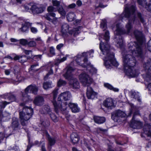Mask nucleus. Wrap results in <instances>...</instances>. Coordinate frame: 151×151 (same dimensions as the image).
<instances>
[{
  "mask_svg": "<svg viewBox=\"0 0 151 151\" xmlns=\"http://www.w3.org/2000/svg\"><path fill=\"white\" fill-rule=\"evenodd\" d=\"M69 25L66 23L63 24L61 27V32L63 35H65L68 31Z\"/></svg>",
  "mask_w": 151,
  "mask_h": 151,
  "instance_id": "obj_29",
  "label": "nucleus"
},
{
  "mask_svg": "<svg viewBox=\"0 0 151 151\" xmlns=\"http://www.w3.org/2000/svg\"><path fill=\"white\" fill-rule=\"evenodd\" d=\"M122 54L124 71L126 75L129 78L137 76L139 74V72L134 67L136 63L134 57H132L127 52H123Z\"/></svg>",
  "mask_w": 151,
  "mask_h": 151,
  "instance_id": "obj_4",
  "label": "nucleus"
},
{
  "mask_svg": "<svg viewBox=\"0 0 151 151\" xmlns=\"http://www.w3.org/2000/svg\"><path fill=\"white\" fill-rule=\"evenodd\" d=\"M52 119L55 122L58 121V119L57 116L52 112L49 114Z\"/></svg>",
  "mask_w": 151,
  "mask_h": 151,
  "instance_id": "obj_44",
  "label": "nucleus"
},
{
  "mask_svg": "<svg viewBox=\"0 0 151 151\" xmlns=\"http://www.w3.org/2000/svg\"><path fill=\"white\" fill-rule=\"evenodd\" d=\"M135 7L134 6L132 5L130 8H129L126 5L124 11L119 16L120 19L122 20L124 18L128 19V22L126 25V31L119 24H117L116 25V29L114 32V40L116 43V45L118 47H121L123 45V41L121 35L129 34L132 27V24L135 19Z\"/></svg>",
  "mask_w": 151,
  "mask_h": 151,
  "instance_id": "obj_1",
  "label": "nucleus"
},
{
  "mask_svg": "<svg viewBox=\"0 0 151 151\" xmlns=\"http://www.w3.org/2000/svg\"><path fill=\"white\" fill-rule=\"evenodd\" d=\"M74 69L70 66H68L66 72L63 76L66 79H70L69 85L73 89H77L79 88L80 86L79 83L76 78H72V73Z\"/></svg>",
  "mask_w": 151,
  "mask_h": 151,
  "instance_id": "obj_8",
  "label": "nucleus"
},
{
  "mask_svg": "<svg viewBox=\"0 0 151 151\" xmlns=\"http://www.w3.org/2000/svg\"><path fill=\"white\" fill-rule=\"evenodd\" d=\"M72 97V95L70 93L69 91H66L61 93L58 98V104H60L62 106L61 103L63 101H66L70 100ZM65 106L66 107V106H62V107L64 108Z\"/></svg>",
  "mask_w": 151,
  "mask_h": 151,
  "instance_id": "obj_13",
  "label": "nucleus"
},
{
  "mask_svg": "<svg viewBox=\"0 0 151 151\" xmlns=\"http://www.w3.org/2000/svg\"><path fill=\"white\" fill-rule=\"evenodd\" d=\"M69 22H72L76 18V15L73 12L68 13L66 16Z\"/></svg>",
  "mask_w": 151,
  "mask_h": 151,
  "instance_id": "obj_31",
  "label": "nucleus"
},
{
  "mask_svg": "<svg viewBox=\"0 0 151 151\" xmlns=\"http://www.w3.org/2000/svg\"><path fill=\"white\" fill-rule=\"evenodd\" d=\"M137 15L141 22L142 23H144L145 22V20L142 14L140 12H138Z\"/></svg>",
  "mask_w": 151,
  "mask_h": 151,
  "instance_id": "obj_48",
  "label": "nucleus"
},
{
  "mask_svg": "<svg viewBox=\"0 0 151 151\" xmlns=\"http://www.w3.org/2000/svg\"><path fill=\"white\" fill-rule=\"evenodd\" d=\"M85 146L87 147L89 150H90L91 149V147L89 143L88 142H85L84 143Z\"/></svg>",
  "mask_w": 151,
  "mask_h": 151,
  "instance_id": "obj_55",
  "label": "nucleus"
},
{
  "mask_svg": "<svg viewBox=\"0 0 151 151\" xmlns=\"http://www.w3.org/2000/svg\"><path fill=\"white\" fill-rule=\"evenodd\" d=\"M42 57V55H32V57L34 60L37 61L41 59Z\"/></svg>",
  "mask_w": 151,
  "mask_h": 151,
  "instance_id": "obj_45",
  "label": "nucleus"
},
{
  "mask_svg": "<svg viewBox=\"0 0 151 151\" xmlns=\"http://www.w3.org/2000/svg\"><path fill=\"white\" fill-rule=\"evenodd\" d=\"M10 104V102L6 101L0 102V115L2 114V109H4L7 105Z\"/></svg>",
  "mask_w": 151,
  "mask_h": 151,
  "instance_id": "obj_33",
  "label": "nucleus"
},
{
  "mask_svg": "<svg viewBox=\"0 0 151 151\" xmlns=\"http://www.w3.org/2000/svg\"><path fill=\"white\" fill-rule=\"evenodd\" d=\"M1 114L4 117H6L9 116L10 114L7 111H5L3 113H2L0 116Z\"/></svg>",
  "mask_w": 151,
  "mask_h": 151,
  "instance_id": "obj_56",
  "label": "nucleus"
},
{
  "mask_svg": "<svg viewBox=\"0 0 151 151\" xmlns=\"http://www.w3.org/2000/svg\"><path fill=\"white\" fill-rule=\"evenodd\" d=\"M58 90V88H56L52 92L53 99L52 102L54 106L55 111L57 113H58L60 111H63L66 109V107L65 106L63 108V107H62L61 104L60 105L58 104L55 101V99L57 97Z\"/></svg>",
  "mask_w": 151,
  "mask_h": 151,
  "instance_id": "obj_10",
  "label": "nucleus"
},
{
  "mask_svg": "<svg viewBox=\"0 0 151 151\" xmlns=\"http://www.w3.org/2000/svg\"><path fill=\"white\" fill-rule=\"evenodd\" d=\"M56 14L55 13H48L44 17L47 20L50 22L52 20V19L50 18V16L53 17H55V16Z\"/></svg>",
  "mask_w": 151,
  "mask_h": 151,
  "instance_id": "obj_36",
  "label": "nucleus"
},
{
  "mask_svg": "<svg viewBox=\"0 0 151 151\" xmlns=\"http://www.w3.org/2000/svg\"><path fill=\"white\" fill-rule=\"evenodd\" d=\"M47 10L49 13H54L53 12H56L57 9L53 6H50L48 7Z\"/></svg>",
  "mask_w": 151,
  "mask_h": 151,
  "instance_id": "obj_41",
  "label": "nucleus"
},
{
  "mask_svg": "<svg viewBox=\"0 0 151 151\" xmlns=\"http://www.w3.org/2000/svg\"><path fill=\"white\" fill-rule=\"evenodd\" d=\"M30 27V30L31 32L33 33H36L37 32V29L34 27Z\"/></svg>",
  "mask_w": 151,
  "mask_h": 151,
  "instance_id": "obj_54",
  "label": "nucleus"
},
{
  "mask_svg": "<svg viewBox=\"0 0 151 151\" xmlns=\"http://www.w3.org/2000/svg\"><path fill=\"white\" fill-rule=\"evenodd\" d=\"M134 33L137 42H131L128 46L133 56L142 60L144 57L142 45L145 40L144 37L142 33L138 30H135Z\"/></svg>",
  "mask_w": 151,
  "mask_h": 151,
  "instance_id": "obj_3",
  "label": "nucleus"
},
{
  "mask_svg": "<svg viewBox=\"0 0 151 151\" xmlns=\"http://www.w3.org/2000/svg\"><path fill=\"white\" fill-rule=\"evenodd\" d=\"M44 98L40 96L36 97L34 101V104L35 105L39 106L42 105L44 104Z\"/></svg>",
  "mask_w": 151,
  "mask_h": 151,
  "instance_id": "obj_22",
  "label": "nucleus"
},
{
  "mask_svg": "<svg viewBox=\"0 0 151 151\" xmlns=\"http://www.w3.org/2000/svg\"><path fill=\"white\" fill-rule=\"evenodd\" d=\"M68 105L73 112L75 113L80 111V109L76 104L70 103Z\"/></svg>",
  "mask_w": 151,
  "mask_h": 151,
  "instance_id": "obj_23",
  "label": "nucleus"
},
{
  "mask_svg": "<svg viewBox=\"0 0 151 151\" xmlns=\"http://www.w3.org/2000/svg\"><path fill=\"white\" fill-rule=\"evenodd\" d=\"M103 105L105 107L110 109L115 106L113 100L111 98L106 99L104 102Z\"/></svg>",
  "mask_w": 151,
  "mask_h": 151,
  "instance_id": "obj_21",
  "label": "nucleus"
},
{
  "mask_svg": "<svg viewBox=\"0 0 151 151\" xmlns=\"http://www.w3.org/2000/svg\"><path fill=\"white\" fill-rule=\"evenodd\" d=\"M93 119L94 122L98 124L103 123L106 121L105 117L97 116H94Z\"/></svg>",
  "mask_w": 151,
  "mask_h": 151,
  "instance_id": "obj_28",
  "label": "nucleus"
},
{
  "mask_svg": "<svg viewBox=\"0 0 151 151\" xmlns=\"http://www.w3.org/2000/svg\"><path fill=\"white\" fill-rule=\"evenodd\" d=\"M86 96L88 99H93L97 95V93L94 91L92 88L89 86L87 87Z\"/></svg>",
  "mask_w": 151,
  "mask_h": 151,
  "instance_id": "obj_20",
  "label": "nucleus"
},
{
  "mask_svg": "<svg viewBox=\"0 0 151 151\" xmlns=\"http://www.w3.org/2000/svg\"><path fill=\"white\" fill-rule=\"evenodd\" d=\"M53 70L51 68L49 71L48 73L44 77V79L45 80H47L49 78H50V76L53 74Z\"/></svg>",
  "mask_w": 151,
  "mask_h": 151,
  "instance_id": "obj_37",
  "label": "nucleus"
},
{
  "mask_svg": "<svg viewBox=\"0 0 151 151\" xmlns=\"http://www.w3.org/2000/svg\"><path fill=\"white\" fill-rule=\"evenodd\" d=\"M70 139L72 142L73 144H75L78 142L79 137L76 133L73 132L70 135Z\"/></svg>",
  "mask_w": 151,
  "mask_h": 151,
  "instance_id": "obj_27",
  "label": "nucleus"
},
{
  "mask_svg": "<svg viewBox=\"0 0 151 151\" xmlns=\"http://www.w3.org/2000/svg\"><path fill=\"white\" fill-rule=\"evenodd\" d=\"M143 67L146 71V74L143 76L145 81L149 83L147 88L151 91V59H148L143 64Z\"/></svg>",
  "mask_w": 151,
  "mask_h": 151,
  "instance_id": "obj_9",
  "label": "nucleus"
},
{
  "mask_svg": "<svg viewBox=\"0 0 151 151\" xmlns=\"http://www.w3.org/2000/svg\"><path fill=\"white\" fill-rule=\"evenodd\" d=\"M33 114V109L31 108L25 106L23 110L19 112V118L21 124L23 126L26 125L27 121Z\"/></svg>",
  "mask_w": 151,
  "mask_h": 151,
  "instance_id": "obj_6",
  "label": "nucleus"
},
{
  "mask_svg": "<svg viewBox=\"0 0 151 151\" xmlns=\"http://www.w3.org/2000/svg\"><path fill=\"white\" fill-rule=\"evenodd\" d=\"M37 87L35 85H30L28 86L25 89V92L22 93V100L24 102L21 103L20 105L21 106H24L25 104L24 102H27L29 100H31L30 96L27 95V93H32L36 94L38 91Z\"/></svg>",
  "mask_w": 151,
  "mask_h": 151,
  "instance_id": "obj_7",
  "label": "nucleus"
},
{
  "mask_svg": "<svg viewBox=\"0 0 151 151\" xmlns=\"http://www.w3.org/2000/svg\"><path fill=\"white\" fill-rule=\"evenodd\" d=\"M53 86L52 85V82H46L43 83V87L44 89H47L52 87Z\"/></svg>",
  "mask_w": 151,
  "mask_h": 151,
  "instance_id": "obj_34",
  "label": "nucleus"
},
{
  "mask_svg": "<svg viewBox=\"0 0 151 151\" xmlns=\"http://www.w3.org/2000/svg\"><path fill=\"white\" fill-rule=\"evenodd\" d=\"M144 6H145L143 7H145L147 10L149 11H151V4H147L146 2V4H145Z\"/></svg>",
  "mask_w": 151,
  "mask_h": 151,
  "instance_id": "obj_51",
  "label": "nucleus"
},
{
  "mask_svg": "<svg viewBox=\"0 0 151 151\" xmlns=\"http://www.w3.org/2000/svg\"><path fill=\"white\" fill-rule=\"evenodd\" d=\"M89 71L92 73H96L97 72V70L95 68L93 67L92 65L91 64V66H89V68L87 69Z\"/></svg>",
  "mask_w": 151,
  "mask_h": 151,
  "instance_id": "obj_42",
  "label": "nucleus"
},
{
  "mask_svg": "<svg viewBox=\"0 0 151 151\" xmlns=\"http://www.w3.org/2000/svg\"><path fill=\"white\" fill-rule=\"evenodd\" d=\"M109 35V31L106 30L104 37L106 43L101 41L99 48L103 54L105 55L104 58L103 59L105 66L107 68H111L112 65L117 67L119 63L114 58V53L110 52V46L108 43L110 38Z\"/></svg>",
  "mask_w": 151,
  "mask_h": 151,
  "instance_id": "obj_2",
  "label": "nucleus"
},
{
  "mask_svg": "<svg viewBox=\"0 0 151 151\" xmlns=\"http://www.w3.org/2000/svg\"><path fill=\"white\" fill-rule=\"evenodd\" d=\"M32 23L28 22H23L22 24V27L19 29V30L24 33L28 32L29 28L32 26Z\"/></svg>",
  "mask_w": 151,
  "mask_h": 151,
  "instance_id": "obj_18",
  "label": "nucleus"
},
{
  "mask_svg": "<svg viewBox=\"0 0 151 151\" xmlns=\"http://www.w3.org/2000/svg\"><path fill=\"white\" fill-rule=\"evenodd\" d=\"M50 53L52 54L53 55H54L55 54V49L53 47H51L50 49Z\"/></svg>",
  "mask_w": 151,
  "mask_h": 151,
  "instance_id": "obj_58",
  "label": "nucleus"
},
{
  "mask_svg": "<svg viewBox=\"0 0 151 151\" xmlns=\"http://www.w3.org/2000/svg\"><path fill=\"white\" fill-rule=\"evenodd\" d=\"M104 86L109 89L115 92L119 91V89L113 87L111 85L108 83H106L104 84Z\"/></svg>",
  "mask_w": 151,
  "mask_h": 151,
  "instance_id": "obj_35",
  "label": "nucleus"
},
{
  "mask_svg": "<svg viewBox=\"0 0 151 151\" xmlns=\"http://www.w3.org/2000/svg\"><path fill=\"white\" fill-rule=\"evenodd\" d=\"M94 51L93 50H91L88 52H83V55L85 56L82 62L80 63V65L83 68H86L87 69L89 68V66H91V63L88 60L87 56L88 55H91V54L93 53Z\"/></svg>",
  "mask_w": 151,
  "mask_h": 151,
  "instance_id": "obj_12",
  "label": "nucleus"
},
{
  "mask_svg": "<svg viewBox=\"0 0 151 151\" xmlns=\"http://www.w3.org/2000/svg\"><path fill=\"white\" fill-rule=\"evenodd\" d=\"M138 4L142 6H144V5L146 4V1L144 0H137Z\"/></svg>",
  "mask_w": 151,
  "mask_h": 151,
  "instance_id": "obj_52",
  "label": "nucleus"
},
{
  "mask_svg": "<svg viewBox=\"0 0 151 151\" xmlns=\"http://www.w3.org/2000/svg\"><path fill=\"white\" fill-rule=\"evenodd\" d=\"M42 111V113L44 114H49L51 112L49 106L47 105H45L44 106Z\"/></svg>",
  "mask_w": 151,
  "mask_h": 151,
  "instance_id": "obj_32",
  "label": "nucleus"
},
{
  "mask_svg": "<svg viewBox=\"0 0 151 151\" xmlns=\"http://www.w3.org/2000/svg\"><path fill=\"white\" fill-rule=\"evenodd\" d=\"M52 3L53 6L58 7L60 5V1H57L56 0H52Z\"/></svg>",
  "mask_w": 151,
  "mask_h": 151,
  "instance_id": "obj_53",
  "label": "nucleus"
},
{
  "mask_svg": "<svg viewBox=\"0 0 151 151\" xmlns=\"http://www.w3.org/2000/svg\"><path fill=\"white\" fill-rule=\"evenodd\" d=\"M147 49L149 50L151 52V40L149 41L147 43Z\"/></svg>",
  "mask_w": 151,
  "mask_h": 151,
  "instance_id": "obj_60",
  "label": "nucleus"
},
{
  "mask_svg": "<svg viewBox=\"0 0 151 151\" xmlns=\"http://www.w3.org/2000/svg\"><path fill=\"white\" fill-rule=\"evenodd\" d=\"M66 59L67 57H64L61 59H57L55 63V65H58L60 63L63 62Z\"/></svg>",
  "mask_w": 151,
  "mask_h": 151,
  "instance_id": "obj_46",
  "label": "nucleus"
},
{
  "mask_svg": "<svg viewBox=\"0 0 151 151\" xmlns=\"http://www.w3.org/2000/svg\"><path fill=\"white\" fill-rule=\"evenodd\" d=\"M100 25L102 29H104L103 31H104L106 28V22L105 19H103L102 20Z\"/></svg>",
  "mask_w": 151,
  "mask_h": 151,
  "instance_id": "obj_39",
  "label": "nucleus"
},
{
  "mask_svg": "<svg viewBox=\"0 0 151 151\" xmlns=\"http://www.w3.org/2000/svg\"><path fill=\"white\" fill-rule=\"evenodd\" d=\"M17 96V95L13 94L12 93H5L1 96V97L4 99H8L10 101L9 102H10V103L16 101Z\"/></svg>",
  "mask_w": 151,
  "mask_h": 151,
  "instance_id": "obj_17",
  "label": "nucleus"
},
{
  "mask_svg": "<svg viewBox=\"0 0 151 151\" xmlns=\"http://www.w3.org/2000/svg\"><path fill=\"white\" fill-rule=\"evenodd\" d=\"M130 106V111L128 113V116H130L132 113H134L133 116L130 124V127L134 129H139L143 125L142 123L140 121L135 119V115L139 114V110L137 107L132 103L129 104Z\"/></svg>",
  "mask_w": 151,
  "mask_h": 151,
  "instance_id": "obj_5",
  "label": "nucleus"
},
{
  "mask_svg": "<svg viewBox=\"0 0 151 151\" xmlns=\"http://www.w3.org/2000/svg\"><path fill=\"white\" fill-rule=\"evenodd\" d=\"M32 52L31 50H27L25 49L23 50V52L26 55H29L30 53Z\"/></svg>",
  "mask_w": 151,
  "mask_h": 151,
  "instance_id": "obj_61",
  "label": "nucleus"
},
{
  "mask_svg": "<svg viewBox=\"0 0 151 151\" xmlns=\"http://www.w3.org/2000/svg\"><path fill=\"white\" fill-rule=\"evenodd\" d=\"M131 97L132 99V100L133 101L137 100L139 102L141 101L139 93L137 92L134 91H131Z\"/></svg>",
  "mask_w": 151,
  "mask_h": 151,
  "instance_id": "obj_24",
  "label": "nucleus"
},
{
  "mask_svg": "<svg viewBox=\"0 0 151 151\" xmlns=\"http://www.w3.org/2000/svg\"><path fill=\"white\" fill-rule=\"evenodd\" d=\"M24 8L26 12H30V11H31L30 8L29 9V7L27 6H24Z\"/></svg>",
  "mask_w": 151,
  "mask_h": 151,
  "instance_id": "obj_63",
  "label": "nucleus"
},
{
  "mask_svg": "<svg viewBox=\"0 0 151 151\" xmlns=\"http://www.w3.org/2000/svg\"><path fill=\"white\" fill-rule=\"evenodd\" d=\"M30 9L33 14H37L43 12L45 10V8L40 5H34L32 6Z\"/></svg>",
  "mask_w": 151,
  "mask_h": 151,
  "instance_id": "obj_14",
  "label": "nucleus"
},
{
  "mask_svg": "<svg viewBox=\"0 0 151 151\" xmlns=\"http://www.w3.org/2000/svg\"><path fill=\"white\" fill-rule=\"evenodd\" d=\"M5 137L4 134L2 133H0V142H1V141L3 140Z\"/></svg>",
  "mask_w": 151,
  "mask_h": 151,
  "instance_id": "obj_62",
  "label": "nucleus"
},
{
  "mask_svg": "<svg viewBox=\"0 0 151 151\" xmlns=\"http://www.w3.org/2000/svg\"><path fill=\"white\" fill-rule=\"evenodd\" d=\"M14 59L15 60H19V61L21 63H24L26 62L28 60V58L25 55H22L20 56L16 55L14 58Z\"/></svg>",
  "mask_w": 151,
  "mask_h": 151,
  "instance_id": "obj_26",
  "label": "nucleus"
},
{
  "mask_svg": "<svg viewBox=\"0 0 151 151\" xmlns=\"http://www.w3.org/2000/svg\"><path fill=\"white\" fill-rule=\"evenodd\" d=\"M19 41L20 43L23 45H27L28 40L26 39H21L19 40Z\"/></svg>",
  "mask_w": 151,
  "mask_h": 151,
  "instance_id": "obj_50",
  "label": "nucleus"
},
{
  "mask_svg": "<svg viewBox=\"0 0 151 151\" xmlns=\"http://www.w3.org/2000/svg\"><path fill=\"white\" fill-rule=\"evenodd\" d=\"M40 144H41V151H47L46 148L45 147V143L44 142L40 141Z\"/></svg>",
  "mask_w": 151,
  "mask_h": 151,
  "instance_id": "obj_49",
  "label": "nucleus"
},
{
  "mask_svg": "<svg viewBox=\"0 0 151 151\" xmlns=\"http://www.w3.org/2000/svg\"><path fill=\"white\" fill-rule=\"evenodd\" d=\"M27 45L30 47H35L36 46V43L35 41L33 40V39H32L31 41L28 40Z\"/></svg>",
  "mask_w": 151,
  "mask_h": 151,
  "instance_id": "obj_43",
  "label": "nucleus"
},
{
  "mask_svg": "<svg viewBox=\"0 0 151 151\" xmlns=\"http://www.w3.org/2000/svg\"><path fill=\"white\" fill-rule=\"evenodd\" d=\"M76 4L74 3H72L69 5L68 7V8L73 9L76 6Z\"/></svg>",
  "mask_w": 151,
  "mask_h": 151,
  "instance_id": "obj_59",
  "label": "nucleus"
},
{
  "mask_svg": "<svg viewBox=\"0 0 151 151\" xmlns=\"http://www.w3.org/2000/svg\"><path fill=\"white\" fill-rule=\"evenodd\" d=\"M128 113L127 114L122 111L119 110H116L111 114V118L113 119H119L120 117H124L126 116H128Z\"/></svg>",
  "mask_w": 151,
  "mask_h": 151,
  "instance_id": "obj_16",
  "label": "nucleus"
},
{
  "mask_svg": "<svg viewBox=\"0 0 151 151\" xmlns=\"http://www.w3.org/2000/svg\"><path fill=\"white\" fill-rule=\"evenodd\" d=\"M10 127L14 130L21 129L20 124L17 118L15 117L12 118Z\"/></svg>",
  "mask_w": 151,
  "mask_h": 151,
  "instance_id": "obj_19",
  "label": "nucleus"
},
{
  "mask_svg": "<svg viewBox=\"0 0 151 151\" xmlns=\"http://www.w3.org/2000/svg\"><path fill=\"white\" fill-rule=\"evenodd\" d=\"M58 12L62 16H64L66 14V12L65 10L62 6L57 9Z\"/></svg>",
  "mask_w": 151,
  "mask_h": 151,
  "instance_id": "obj_38",
  "label": "nucleus"
},
{
  "mask_svg": "<svg viewBox=\"0 0 151 151\" xmlns=\"http://www.w3.org/2000/svg\"><path fill=\"white\" fill-rule=\"evenodd\" d=\"M63 44H60L56 47V48L58 50H60L62 47L63 46Z\"/></svg>",
  "mask_w": 151,
  "mask_h": 151,
  "instance_id": "obj_64",
  "label": "nucleus"
},
{
  "mask_svg": "<svg viewBox=\"0 0 151 151\" xmlns=\"http://www.w3.org/2000/svg\"><path fill=\"white\" fill-rule=\"evenodd\" d=\"M66 84V82L65 81L61 79L59 80L57 83L58 86L59 87L65 86Z\"/></svg>",
  "mask_w": 151,
  "mask_h": 151,
  "instance_id": "obj_47",
  "label": "nucleus"
},
{
  "mask_svg": "<svg viewBox=\"0 0 151 151\" xmlns=\"http://www.w3.org/2000/svg\"><path fill=\"white\" fill-rule=\"evenodd\" d=\"M50 22H52L55 25L58 22V18L56 17L54 18L53 19H52V20Z\"/></svg>",
  "mask_w": 151,
  "mask_h": 151,
  "instance_id": "obj_57",
  "label": "nucleus"
},
{
  "mask_svg": "<svg viewBox=\"0 0 151 151\" xmlns=\"http://www.w3.org/2000/svg\"><path fill=\"white\" fill-rule=\"evenodd\" d=\"M143 133H142V137H145L146 135L151 137V124L146 123L143 128Z\"/></svg>",
  "mask_w": 151,
  "mask_h": 151,
  "instance_id": "obj_15",
  "label": "nucleus"
},
{
  "mask_svg": "<svg viewBox=\"0 0 151 151\" xmlns=\"http://www.w3.org/2000/svg\"><path fill=\"white\" fill-rule=\"evenodd\" d=\"M78 30L77 28H75L72 30L69 31L68 32L69 34L73 35L74 36H75L78 34Z\"/></svg>",
  "mask_w": 151,
  "mask_h": 151,
  "instance_id": "obj_40",
  "label": "nucleus"
},
{
  "mask_svg": "<svg viewBox=\"0 0 151 151\" xmlns=\"http://www.w3.org/2000/svg\"><path fill=\"white\" fill-rule=\"evenodd\" d=\"M79 77L81 82L84 86H89L93 81L92 79L86 73H81Z\"/></svg>",
  "mask_w": 151,
  "mask_h": 151,
  "instance_id": "obj_11",
  "label": "nucleus"
},
{
  "mask_svg": "<svg viewBox=\"0 0 151 151\" xmlns=\"http://www.w3.org/2000/svg\"><path fill=\"white\" fill-rule=\"evenodd\" d=\"M84 57L85 56L83 55L82 53V55H78L74 57V59L76 61L77 63L79 65H80V63L83 61V59Z\"/></svg>",
  "mask_w": 151,
  "mask_h": 151,
  "instance_id": "obj_30",
  "label": "nucleus"
},
{
  "mask_svg": "<svg viewBox=\"0 0 151 151\" xmlns=\"http://www.w3.org/2000/svg\"><path fill=\"white\" fill-rule=\"evenodd\" d=\"M47 136L48 141V148L50 147L51 149V147L55 145L56 140L55 137H51L47 133Z\"/></svg>",
  "mask_w": 151,
  "mask_h": 151,
  "instance_id": "obj_25",
  "label": "nucleus"
}]
</instances>
